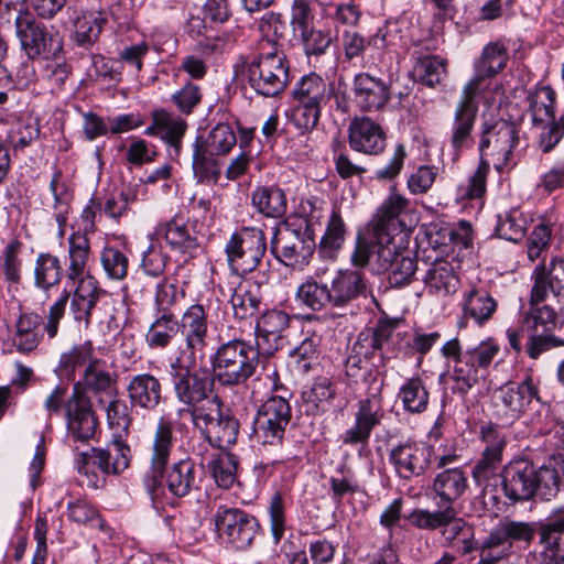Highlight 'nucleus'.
<instances>
[{
    "instance_id": "obj_1",
    "label": "nucleus",
    "mask_w": 564,
    "mask_h": 564,
    "mask_svg": "<svg viewBox=\"0 0 564 564\" xmlns=\"http://www.w3.org/2000/svg\"><path fill=\"white\" fill-rule=\"evenodd\" d=\"M400 338L394 324L380 322L371 332L360 333L352 345L345 362V373L350 387L364 390L367 399L360 400L356 413V422L343 437L344 444L367 443L372 430L380 424L383 416L380 395L384 384V358L379 356L380 364L373 361L375 351L388 350L389 346Z\"/></svg>"
},
{
    "instance_id": "obj_2",
    "label": "nucleus",
    "mask_w": 564,
    "mask_h": 564,
    "mask_svg": "<svg viewBox=\"0 0 564 564\" xmlns=\"http://www.w3.org/2000/svg\"><path fill=\"white\" fill-rule=\"evenodd\" d=\"M176 443L174 423L166 416L158 419L148 449L149 473L144 478L148 491L154 496L166 488L176 498L200 490L204 471L191 458H182L169 466Z\"/></svg>"
},
{
    "instance_id": "obj_3",
    "label": "nucleus",
    "mask_w": 564,
    "mask_h": 564,
    "mask_svg": "<svg viewBox=\"0 0 564 564\" xmlns=\"http://www.w3.org/2000/svg\"><path fill=\"white\" fill-rule=\"evenodd\" d=\"M500 477L501 490L511 503L528 502L535 497L550 500L557 495L555 471L541 468L524 457L507 463L501 468Z\"/></svg>"
},
{
    "instance_id": "obj_4",
    "label": "nucleus",
    "mask_w": 564,
    "mask_h": 564,
    "mask_svg": "<svg viewBox=\"0 0 564 564\" xmlns=\"http://www.w3.org/2000/svg\"><path fill=\"white\" fill-rule=\"evenodd\" d=\"M499 345L492 340H482L477 346L463 349L457 338L446 341L441 352L444 358L454 361L449 379L452 392L465 397L479 381L499 354Z\"/></svg>"
},
{
    "instance_id": "obj_5",
    "label": "nucleus",
    "mask_w": 564,
    "mask_h": 564,
    "mask_svg": "<svg viewBox=\"0 0 564 564\" xmlns=\"http://www.w3.org/2000/svg\"><path fill=\"white\" fill-rule=\"evenodd\" d=\"M70 293L66 290L48 307L43 317L34 311H20L12 327L9 329L11 347L20 355L30 356L41 345L44 334L48 339L57 336Z\"/></svg>"
},
{
    "instance_id": "obj_6",
    "label": "nucleus",
    "mask_w": 564,
    "mask_h": 564,
    "mask_svg": "<svg viewBox=\"0 0 564 564\" xmlns=\"http://www.w3.org/2000/svg\"><path fill=\"white\" fill-rule=\"evenodd\" d=\"M241 73L258 96L274 98L290 83V62L281 50L273 46L268 52L262 51L245 59Z\"/></svg>"
},
{
    "instance_id": "obj_7",
    "label": "nucleus",
    "mask_w": 564,
    "mask_h": 564,
    "mask_svg": "<svg viewBox=\"0 0 564 564\" xmlns=\"http://www.w3.org/2000/svg\"><path fill=\"white\" fill-rule=\"evenodd\" d=\"M261 346L243 339L221 344L212 357L215 377L223 386H239L251 378L260 362Z\"/></svg>"
},
{
    "instance_id": "obj_8",
    "label": "nucleus",
    "mask_w": 564,
    "mask_h": 564,
    "mask_svg": "<svg viewBox=\"0 0 564 564\" xmlns=\"http://www.w3.org/2000/svg\"><path fill=\"white\" fill-rule=\"evenodd\" d=\"M174 397L182 408H191L209 399L214 390V376L198 357L176 356L170 365Z\"/></svg>"
},
{
    "instance_id": "obj_9",
    "label": "nucleus",
    "mask_w": 564,
    "mask_h": 564,
    "mask_svg": "<svg viewBox=\"0 0 564 564\" xmlns=\"http://www.w3.org/2000/svg\"><path fill=\"white\" fill-rule=\"evenodd\" d=\"M15 35L29 59L59 61L64 52L63 36L54 26L39 22L28 10L20 9L14 20Z\"/></svg>"
},
{
    "instance_id": "obj_10",
    "label": "nucleus",
    "mask_w": 564,
    "mask_h": 564,
    "mask_svg": "<svg viewBox=\"0 0 564 564\" xmlns=\"http://www.w3.org/2000/svg\"><path fill=\"white\" fill-rule=\"evenodd\" d=\"M457 514L456 509L449 505L435 511L416 509L410 514V521L423 530L442 529L444 539L457 547L460 554L466 555L477 550L474 528Z\"/></svg>"
},
{
    "instance_id": "obj_11",
    "label": "nucleus",
    "mask_w": 564,
    "mask_h": 564,
    "mask_svg": "<svg viewBox=\"0 0 564 564\" xmlns=\"http://www.w3.org/2000/svg\"><path fill=\"white\" fill-rule=\"evenodd\" d=\"M131 457L128 438L116 435L110 437L106 448H91V454L80 453L76 467L78 473L87 477V485L97 488L100 479L93 468L97 467L104 475H118L129 467Z\"/></svg>"
},
{
    "instance_id": "obj_12",
    "label": "nucleus",
    "mask_w": 564,
    "mask_h": 564,
    "mask_svg": "<svg viewBox=\"0 0 564 564\" xmlns=\"http://www.w3.org/2000/svg\"><path fill=\"white\" fill-rule=\"evenodd\" d=\"M480 440L485 443L480 458L471 470V476L477 486L482 487L484 503L487 498L495 505L497 497L492 495L494 487L489 480L496 476L502 464V453L507 446V438L502 431L494 424H485L480 427Z\"/></svg>"
},
{
    "instance_id": "obj_13",
    "label": "nucleus",
    "mask_w": 564,
    "mask_h": 564,
    "mask_svg": "<svg viewBox=\"0 0 564 564\" xmlns=\"http://www.w3.org/2000/svg\"><path fill=\"white\" fill-rule=\"evenodd\" d=\"M227 261L237 274L254 271L267 252V237L263 230L243 227L235 232L225 247Z\"/></svg>"
},
{
    "instance_id": "obj_14",
    "label": "nucleus",
    "mask_w": 564,
    "mask_h": 564,
    "mask_svg": "<svg viewBox=\"0 0 564 564\" xmlns=\"http://www.w3.org/2000/svg\"><path fill=\"white\" fill-rule=\"evenodd\" d=\"M285 228L276 230L271 241V252L284 265L303 270L314 253L316 243L314 232L305 221V229Z\"/></svg>"
},
{
    "instance_id": "obj_15",
    "label": "nucleus",
    "mask_w": 564,
    "mask_h": 564,
    "mask_svg": "<svg viewBox=\"0 0 564 564\" xmlns=\"http://www.w3.org/2000/svg\"><path fill=\"white\" fill-rule=\"evenodd\" d=\"M214 521L219 538L237 550L250 547L260 530L257 518L238 508L220 506Z\"/></svg>"
},
{
    "instance_id": "obj_16",
    "label": "nucleus",
    "mask_w": 564,
    "mask_h": 564,
    "mask_svg": "<svg viewBox=\"0 0 564 564\" xmlns=\"http://www.w3.org/2000/svg\"><path fill=\"white\" fill-rule=\"evenodd\" d=\"M518 143L519 128L514 122L507 120L485 122L478 145L480 160L496 159L495 166L500 169L510 161Z\"/></svg>"
},
{
    "instance_id": "obj_17",
    "label": "nucleus",
    "mask_w": 564,
    "mask_h": 564,
    "mask_svg": "<svg viewBox=\"0 0 564 564\" xmlns=\"http://www.w3.org/2000/svg\"><path fill=\"white\" fill-rule=\"evenodd\" d=\"M65 420L67 434L73 441L85 443L95 436L98 419L80 382L73 386V392L66 400Z\"/></svg>"
},
{
    "instance_id": "obj_18",
    "label": "nucleus",
    "mask_w": 564,
    "mask_h": 564,
    "mask_svg": "<svg viewBox=\"0 0 564 564\" xmlns=\"http://www.w3.org/2000/svg\"><path fill=\"white\" fill-rule=\"evenodd\" d=\"M292 417L285 398L274 395L263 402L253 420V433L264 444L280 443Z\"/></svg>"
},
{
    "instance_id": "obj_19",
    "label": "nucleus",
    "mask_w": 564,
    "mask_h": 564,
    "mask_svg": "<svg viewBox=\"0 0 564 564\" xmlns=\"http://www.w3.org/2000/svg\"><path fill=\"white\" fill-rule=\"evenodd\" d=\"M484 97L473 90L471 86L463 87L451 127V145L456 153L473 144L471 133L479 110L478 100Z\"/></svg>"
},
{
    "instance_id": "obj_20",
    "label": "nucleus",
    "mask_w": 564,
    "mask_h": 564,
    "mask_svg": "<svg viewBox=\"0 0 564 564\" xmlns=\"http://www.w3.org/2000/svg\"><path fill=\"white\" fill-rule=\"evenodd\" d=\"M408 207L409 199L391 194L378 208L372 234L379 247L395 243V237L406 230Z\"/></svg>"
},
{
    "instance_id": "obj_21",
    "label": "nucleus",
    "mask_w": 564,
    "mask_h": 564,
    "mask_svg": "<svg viewBox=\"0 0 564 564\" xmlns=\"http://www.w3.org/2000/svg\"><path fill=\"white\" fill-rule=\"evenodd\" d=\"M432 453L431 445L408 440L389 451V462L400 478L410 480L425 474L431 464Z\"/></svg>"
},
{
    "instance_id": "obj_22",
    "label": "nucleus",
    "mask_w": 564,
    "mask_h": 564,
    "mask_svg": "<svg viewBox=\"0 0 564 564\" xmlns=\"http://www.w3.org/2000/svg\"><path fill=\"white\" fill-rule=\"evenodd\" d=\"M547 297V285L541 278L533 283L530 294V307L520 317L522 328L535 333H556L562 328L558 323L557 313L550 305H540Z\"/></svg>"
},
{
    "instance_id": "obj_23",
    "label": "nucleus",
    "mask_w": 564,
    "mask_h": 564,
    "mask_svg": "<svg viewBox=\"0 0 564 564\" xmlns=\"http://www.w3.org/2000/svg\"><path fill=\"white\" fill-rule=\"evenodd\" d=\"M542 546V564H564V507L553 509L536 521L535 535Z\"/></svg>"
},
{
    "instance_id": "obj_24",
    "label": "nucleus",
    "mask_w": 564,
    "mask_h": 564,
    "mask_svg": "<svg viewBox=\"0 0 564 564\" xmlns=\"http://www.w3.org/2000/svg\"><path fill=\"white\" fill-rule=\"evenodd\" d=\"M184 337V347H180L177 356L198 357L207 346L208 313L202 304H193L183 313L178 321Z\"/></svg>"
},
{
    "instance_id": "obj_25",
    "label": "nucleus",
    "mask_w": 564,
    "mask_h": 564,
    "mask_svg": "<svg viewBox=\"0 0 564 564\" xmlns=\"http://www.w3.org/2000/svg\"><path fill=\"white\" fill-rule=\"evenodd\" d=\"M496 404L502 405L506 413L518 419L531 405L533 400L541 401L539 388L532 376H525L521 382H511L500 387L495 393Z\"/></svg>"
},
{
    "instance_id": "obj_26",
    "label": "nucleus",
    "mask_w": 564,
    "mask_h": 564,
    "mask_svg": "<svg viewBox=\"0 0 564 564\" xmlns=\"http://www.w3.org/2000/svg\"><path fill=\"white\" fill-rule=\"evenodd\" d=\"M386 140L381 126L368 117H357L349 123L348 142L356 152L379 155L386 149Z\"/></svg>"
},
{
    "instance_id": "obj_27",
    "label": "nucleus",
    "mask_w": 564,
    "mask_h": 564,
    "mask_svg": "<svg viewBox=\"0 0 564 564\" xmlns=\"http://www.w3.org/2000/svg\"><path fill=\"white\" fill-rule=\"evenodd\" d=\"M333 307H345L370 293L365 273L357 269L338 270L329 282Z\"/></svg>"
},
{
    "instance_id": "obj_28",
    "label": "nucleus",
    "mask_w": 564,
    "mask_h": 564,
    "mask_svg": "<svg viewBox=\"0 0 564 564\" xmlns=\"http://www.w3.org/2000/svg\"><path fill=\"white\" fill-rule=\"evenodd\" d=\"M91 258L90 239L86 232L74 231L67 238V262L65 276L69 284L84 282L88 279H96L88 271Z\"/></svg>"
},
{
    "instance_id": "obj_29",
    "label": "nucleus",
    "mask_w": 564,
    "mask_h": 564,
    "mask_svg": "<svg viewBox=\"0 0 564 564\" xmlns=\"http://www.w3.org/2000/svg\"><path fill=\"white\" fill-rule=\"evenodd\" d=\"M126 390L131 406L145 412L155 411L163 401L161 380L148 372L132 376Z\"/></svg>"
},
{
    "instance_id": "obj_30",
    "label": "nucleus",
    "mask_w": 564,
    "mask_h": 564,
    "mask_svg": "<svg viewBox=\"0 0 564 564\" xmlns=\"http://www.w3.org/2000/svg\"><path fill=\"white\" fill-rule=\"evenodd\" d=\"M378 260L382 269L390 270L388 279L391 286L402 288L414 280L417 270L416 259L400 253L395 243L380 247Z\"/></svg>"
},
{
    "instance_id": "obj_31",
    "label": "nucleus",
    "mask_w": 564,
    "mask_h": 564,
    "mask_svg": "<svg viewBox=\"0 0 564 564\" xmlns=\"http://www.w3.org/2000/svg\"><path fill=\"white\" fill-rule=\"evenodd\" d=\"M508 54L503 45L499 43L488 44L481 54V57L475 65V75L465 86H471L473 90L485 96L490 87V78L501 72L507 63Z\"/></svg>"
},
{
    "instance_id": "obj_32",
    "label": "nucleus",
    "mask_w": 564,
    "mask_h": 564,
    "mask_svg": "<svg viewBox=\"0 0 564 564\" xmlns=\"http://www.w3.org/2000/svg\"><path fill=\"white\" fill-rule=\"evenodd\" d=\"M352 91L355 102L364 111L380 110L390 99L389 85L368 73L355 76Z\"/></svg>"
},
{
    "instance_id": "obj_33",
    "label": "nucleus",
    "mask_w": 564,
    "mask_h": 564,
    "mask_svg": "<svg viewBox=\"0 0 564 564\" xmlns=\"http://www.w3.org/2000/svg\"><path fill=\"white\" fill-rule=\"evenodd\" d=\"M334 97V85L315 72L303 75L292 89V100L321 107H326Z\"/></svg>"
},
{
    "instance_id": "obj_34",
    "label": "nucleus",
    "mask_w": 564,
    "mask_h": 564,
    "mask_svg": "<svg viewBox=\"0 0 564 564\" xmlns=\"http://www.w3.org/2000/svg\"><path fill=\"white\" fill-rule=\"evenodd\" d=\"M269 520H270V532L272 535L273 543L275 545L273 552L260 561L257 564H284L286 558L282 552V541L286 530V517H285V502L280 492H275L268 507Z\"/></svg>"
},
{
    "instance_id": "obj_35",
    "label": "nucleus",
    "mask_w": 564,
    "mask_h": 564,
    "mask_svg": "<svg viewBox=\"0 0 564 564\" xmlns=\"http://www.w3.org/2000/svg\"><path fill=\"white\" fill-rule=\"evenodd\" d=\"M74 285L76 288L70 300L72 314L75 321L88 326L93 311L105 291L100 288L97 279H88Z\"/></svg>"
},
{
    "instance_id": "obj_36",
    "label": "nucleus",
    "mask_w": 564,
    "mask_h": 564,
    "mask_svg": "<svg viewBox=\"0 0 564 564\" xmlns=\"http://www.w3.org/2000/svg\"><path fill=\"white\" fill-rule=\"evenodd\" d=\"M468 488V479L462 468H447L438 473L433 481V491L441 500L440 508L453 506Z\"/></svg>"
},
{
    "instance_id": "obj_37",
    "label": "nucleus",
    "mask_w": 564,
    "mask_h": 564,
    "mask_svg": "<svg viewBox=\"0 0 564 564\" xmlns=\"http://www.w3.org/2000/svg\"><path fill=\"white\" fill-rule=\"evenodd\" d=\"M423 282L430 293L437 296H447L455 293L458 285V278L455 274L453 264L447 260H436L426 270Z\"/></svg>"
},
{
    "instance_id": "obj_38",
    "label": "nucleus",
    "mask_w": 564,
    "mask_h": 564,
    "mask_svg": "<svg viewBox=\"0 0 564 564\" xmlns=\"http://www.w3.org/2000/svg\"><path fill=\"white\" fill-rule=\"evenodd\" d=\"M336 397L334 382L328 377H317L312 386L302 392V404L307 415L325 413Z\"/></svg>"
},
{
    "instance_id": "obj_39",
    "label": "nucleus",
    "mask_w": 564,
    "mask_h": 564,
    "mask_svg": "<svg viewBox=\"0 0 564 564\" xmlns=\"http://www.w3.org/2000/svg\"><path fill=\"white\" fill-rule=\"evenodd\" d=\"M262 294L260 285L256 282L243 281L235 289L230 297V304L236 318L246 319L260 312Z\"/></svg>"
},
{
    "instance_id": "obj_40",
    "label": "nucleus",
    "mask_w": 564,
    "mask_h": 564,
    "mask_svg": "<svg viewBox=\"0 0 564 564\" xmlns=\"http://www.w3.org/2000/svg\"><path fill=\"white\" fill-rule=\"evenodd\" d=\"M318 273L315 276L307 278L296 290V301L314 311L318 312L328 306L333 307L329 283L318 280Z\"/></svg>"
},
{
    "instance_id": "obj_41",
    "label": "nucleus",
    "mask_w": 564,
    "mask_h": 564,
    "mask_svg": "<svg viewBox=\"0 0 564 564\" xmlns=\"http://www.w3.org/2000/svg\"><path fill=\"white\" fill-rule=\"evenodd\" d=\"M156 234L162 236L172 249L185 254H193L199 247L193 230L180 219L161 224L156 228Z\"/></svg>"
},
{
    "instance_id": "obj_42",
    "label": "nucleus",
    "mask_w": 564,
    "mask_h": 564,
    "mask_svg": "<svg viewBox=\"0 0 564 564\" xmlns=\"http://www.w3.org/2000/svg\"><path fill=\"white\" fill-rule=\"evenodd\" d=\"M220 414V402L216 397L212 400L208 399L203 403H198L197 405L180 408L177 410L178 417H183L184 415L191 417L193 426L200 432L204 440L210 435L212 429Z\"/></svg>"
},
{
    "instance_id": "obj_43",
    "label": "nucleus",
    "mask_w": 564,
    "mask_h": 564,
    "mask_svg": "<svg viewBox=\"0 0 564 564\" xmlns=\"http://www.w3.org/2000/svg\"><path fill=\"white\" fill-rule=\"evenodd\" d=\"M253 207L263 216L280 218L285 215L288 200L284 192L276 186L258 187L251 196Z\"/></svg>"
},
{
    "instance_id": "obj_44",
    "label": "nucleus",
    "mask_w": 564,
    "mask_h": 564,
    "mask_svg": "<svg viewBox=\"0 0 564 564\" xmlns=\"http://www.w3.org/2000/svg\"><path fill=\"white\" fill-rule=\"evenodd\" d=\"M180 332L178 319L171 311L158 313L156 318L150 325L145 341L150 348L163 349L167 347Z\"/></svg>"
},
{
    "instance_id": "obj_45",
    "label": "nucleus",
    "mask_w": 564,
    "mask_h": 564,
    "mask_svg": "<svg viewBox=\"0 0 564 564\" xmlns=\"http://www.w3.org/2000/svg\"><path fill=\"white\" fill-rule=\"evenodd\" d=\"M63 278V268L57 256L41 252L34 263V286L47 292L58 285Z\"/></svg>"
},
{
    "instance_id": "obj_46",
    "label": "nucleus",
    "mask_w": 564,
    "mask_h": 564,
    "mask_svg": "<svg viewBox=\"0 0 564 564\" xmlns=\"http://www.w3.org/2000/svg\"><path fill=\"white\" fill-rule=\"evenodd\" d=\"M497 310V302L482 289H471L464 297L465 315L481 325L490 319Z\"/></svg>"
},
{
    "instance_id": "obj_47",
    "label": "nucleus",
    "mask_w": 564,
    "mask_h": 564,
    "mask_svg": "<svg viewBox=\"0 0 564 564\" xmlns=\"http://www.w3.org/2000/svg\"><path fill=\"white\" fill-rule=\"evenodd\" d=\"M158 124L161 126L162 140L170 147V156L176 158L180 155L182 148V140L187 130L186 121L164 109H160Z\"/></svg>"
},
{
    "instance_id": "obj_48",
    "label": "nucleus",
    "mask_w": 564,
    "mask_h": 564,
    "mask_svg": "<svg viewBox=\"0 0 564 564\" xmlns=\"http://www.w3.org/2000/svg\"><path fill=\"white\" fill-rule=\"evenodd\" d=\"M196 143H199L205 151L210 154L226 155L237 144V137L234 128L228 123L216 124L207 134L206 138H197Z\"/></svg>"
},
{
    "instance_id": "obj_49",
    "label": "nucleus",
    "mask_w": 564,
    "mask_h": 564,
    "mask_svg": "<svg viewBox=\"0 0 564 564\" xmlns=\"http://www.w3.org/2000/svg\"><path fill=\"white\" fill-rule=\"evenodd\" d=\"M398 399L404 411L412 414L423 413L429 405V392L419 377L410 378L401 386Z\"/></svg>"
},
{
    "instance_id": "obj_50",
    "label": "nucleus",
    "mask_w": 564,
    "mask_h": 564,
    "mask_svg": "<svg viewBox=\"0 0 564 564\" xmlns=\"http://www.w3.org/2000/svg\"><path fill=\"white\" fill-rule=\"evenodd\" d=\"M346 225L337 210H333L324 236L321 239L318 252L324 258L334 259L346 239Z\"/></svg>"
},
{
    "instance_id": "obj_51",
    "label": "nucleus",
    "mask_w": 564,
    "mask_h": 564,
    "mask_svg": "<svg viewBox=\"0 0 564 564\" xmlns=\"http://www.w3.org/2000/svg\"><path fill=\"white\" fill-rule=\"evenodd\" d=\"M215 156V154L205 151L199 143H194L192 167L198 183L218 182L221 170L220 162Z\"/></svg>"
},
{
    "instance_id": "obj_52",
    "label": "nucleus",
    "mask_w": 564,
    "mask_h": 564,
    "mask_svg": "<svg viewBox=\"0 0 564 564\" xmlns=\"http://www.w3.org/2000/svg\"><path fill=\"white\" fill-rule=\"evenodd\" d=\"M107 18L101 12L83 14L75 23V41L83 47L93 46L99 39Z\"/></svg>"
},
{
    "instance_id": "obj_53",
    "label": "nucleus",
    "mask_w": 564,
    "mask_h": 564,
    "mask_svg": "<svg viewBox=\"0 0 564 564\" xmlns=\"http://www.w3.org/2000/svg\"><path fill=\"white\" fill-rule=\"evenodd\" d=\"M238 458L236 455L221 451L212 459L209 467L216 485L229 489L237 481Z\"/></svg>"
},
{
    "instance_id": "obj_54",
    "label": "nucleus",
    "mask_w": 564,
    "mask_h": 564,
    "mask_svg": "<svg viewBox=\"0 0 564 564\" xmlns=\"http://www.w3.org/2000/svg\"><path fill=\"white\" fill-rule=\"evenodd\" d=\"M21 243L10 242L0 257V272L9 283V291H17L22 280Z\"/></svg>"
},
{
    "instance_id": "obj_55",
    "label": "nucleus",
    "mask_w": 564,
    "mask_h": 564,
    "mask_svg": "<svg viewBox=\"0 0 564 564\" xmlns=\"http://www.w3.org/2000/svg\"><path fill=\"white\" fill-rule=\"evenodd\" d=\"M106 414L111 436L129 438L132 419L127 402L118 398L112 399L106 406Z\"/></svg>"
},
{
    "instance_id": "obj_56",
    "label": "nucleus",
    "mask_w": 564,
    "mask_h": 564,
    "mask_svg": "<svg viewBox=\"0 0 564 564\" xmlns=\"http://www.w3.org/2000/svg\"><path fill=\"white\" fill-rule=\"evenodd\" d=\"M100 264L106 276L112 281H122L128 275L129 259L117 247L106 245L101 249Z\"/></svg>"
},
{
    "instance_id": "obj_57",
    "label": "nucleus",
    "mask_w": 564,
    "mask_h": 564,
    "mask_svg": "<svg viewBox=\"0 0 564 564\" xmlns=\"http://www.w3.org/2000/svg\"><path fill=\"white\" fill-rule=\"evenodd\" d=\"M238 432V420L230 415L220 414L212 429L210 435H208L205 441H207L209 445L223 449L236 444Z\"/></svg>"
},
{
    "instance_id": "obj_58",
    "label": "nucleus",
    "mask_w": 564,
    "mask_h": 564,
    "mask_svg": "<svg viewBox=\"0 0 564 564\" xmlns=\"http://www.w3.org/2000/svg\"><path fill=\"white\" fill-rule=\"evenodd\" d=\"M293 106L290 112L291 123L302 133L313 131L321 119L324 107L307 104L301 100H292Z\"/></svg>"
},
{
    "instance_id": "obj_59",
    "label": "nucleus",
    "mask_w": 564,
    "mask_h": 564,
    "mask_svg": "<svg viewBox=\"0 0 564 564\" xmlns=\"http://www.w3.org/2000/svg\"><path fill=\"white\" fill-rule=\"evenodd\" d=\"M414 70L422 84L435 87L446 77V61L438 56L421 57Z\"/></svg>"
},
{
    "instance_id": "obj_60",
    "label": "nucleus",
    "mask_w": 564,
    "mask_h": 564,
    "mask_svg": "<svg viewBox=\"0 0 564 564\" xmlns=\"http://www.w3.org/2000/svg\"><path fill=\"white\" fill-rule=\"evenodd\" d=\"M555 98L556 94L550 86L539 88L530 98V110L535 124L554 119Z\"/></svg>"
},
{
    "instance_id": "obj_61",
    "label": "nucleus",
    "mask_w": 564,
    "mask_h": 564,
    "mask_svg": "<svg viewBox=\"0 0 564 564\" xmlns=\"http://www.w3.org/2000/svg\"><path fill=\"white\" fill-rule=\"evenodd\" d=\"M99 360L95 359L85 369L83 381H79L84 391L90 390L95 393H111L115 388V380L111 375L100 369Z\"/></svg>"
},
{
    "instance_id": "obj_62",
    "label": "nucleus",
    "mask_w": 564,
    "mask_h": 564,
    "mask_svg": "<svg viewBox=\"0 0 564 564\" xmlns=\"http://www.w3.org/2000/svg\"><path fill=\"white\" fill-rule=\"evenodd\" d=\"M289 315L279 310H271L264 313L259 319L256 328L257 340L272 337L274 341L280 338V333L289 327Z\"/></svg>"
},
{
    "instance_id": "obj_63",
    "label": "nucleus",
    "mask_w": 564,
    "mask_h": 564,
    "mask_svg": "<svg viewBox=\"0 0 564 564\" xmlns=\"http://www.w3.org/2000/svg\"><path fill=\"white\" fill-rule=\"evenodd\" d=\"M525 224L518 210H511L499 216L495 231L499 238L518 242L525 235Z\"/></svg>"
},
{
    "instance_id": "obj_64",
    "label": "nucleus",
    "mask_w": 564,
    "mask_h": 564,
    "mask_svg": "<svg viewBox=\"0 0 564 564\" xmlns=\"http://www.w3.org/2000/svg\"><path fill=\"white\" fill-rule=\"evenodd\" d=\"M293 369L300 375L308 373L318 362L317 344L313 338L304 339L292 354Z\"/></svg>"
}]
</instances>
